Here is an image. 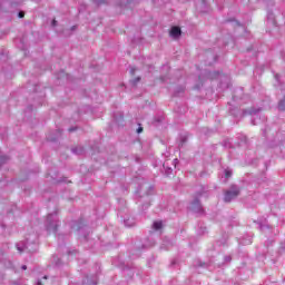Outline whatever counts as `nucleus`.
<instances>
[{
  "instance_id": "6",
  "label": "nucleus",
  "mask_w": 285,
  "mask_h": 285,
  "mask_svg": "<svg viewBox=\"0 0 285 285\" xmlns=\"http://www.w3.org/2000/svg\"><path fill=\"white\" fill-rule=\"evenodd\" d=\"M139 81H141V78H139V77L136 78V79H134V80H132L134 86H136L137 83H139Z\"/></svg>"
},
{
  "instance_id": "11",
  "label": "nucleus",
  "mask_w": 285,
  "mask_h": 285,
  "mask_svg": "<svg viewBox=\"0 0 285 285\" xmlns=\"http://www.w3.org/2000/svg\"><path fill=\"white\" fill-rule=\"evenodd\" d=\"M27 269H28V266L23 265L22 271H27Z\"/></svg>"
},
{
  "instance_id": "4",
  "label": "nucleus",
  "mask_w": 285,
  "mask_h": 285,
  "mask_svg": "<svg viewBox=\"0 0 285 285\" xmlns=\"http://www.w3.org/2000/svg\"><path fill=\"white\" fill-rule=\"evenodd\" d=\"M278 108H279V110H285V97L283 100L279 101Z\"/></svg>"
},
{
  "instance_id": "15",
  "label": "nucleus",
  "mask_w": 285,
  "mask_h": 285,
  "mask_svg": "<svg viewBox=\"0 0 285 285\" xmlns=\"http://www.w3.org/2000/svg\"><path fill=\"white\" fill-rule=\"evenodd\" d=\"M38 285H41V282H38Z\"/></svg>"
},
{
  "instance_id": "3",
  "label": "nucleus",
  "mask_w": 285,
  "mask_h": 285,
  "mask_svg": "<svg viewBox=\"0 0 285 285\" xmlns=\"http://www.w3.org/2000/svg\"><path fill=\"white\" fill-rule=\"evenodd\" d=\"M153 226L155 230H161L164 224L161 223V220H158V222H155Z\"/></svg>"
},
{
  "instance_id": "1",
  "label": "nucleus",
  "mask_w": 285,
  "mask_h": 285,
  "mask_svg": "<svg viewBox=\"0 0 285 285\" xmlns=\"http://www.w3.org/2000/svg\"><path fill=\"white\" fill-rule=\"evenodd\" d=\"M239 196V189H234L232 191H226L225 193V202H233L235 197Z\"/></svg>"
},
{
  "instance_id": "14",
  "label": "nucleus",
  "mask_w": 285,
  "mask_h": 285,
  "mask_svg": "<svg viewBox=\"0 0 285 285\" xmlns=\"http://www.w3.org/2000/svg\"><path fill=\"white\" fill-rule=\"evenodd\" d=\"M19 253H21V248L18 247Z\"/></svg>"
},
{
  "instance_id": "2",
  "label": "nucleus",
  "mask_w": 285,
  "mask_h": 285,
  "mask_svg": "<svg viewBox=\"0 0 285 285\" xmlns=\"http://www.w3.org/2000/svg\"><path fill=\"white\" fill-rule=\"evenodd\" d=\"M170 37H173L174 39H177L179 37H181V28L179 27H173L170 32H169Z\"/></svg>"
},
{
  "instance_id": "10",
  "label": "nucleus",
  "mask_w": 285,
  "mask_h": 285,
  "mask_svg": "<svg viewBox=\"0 0 285 285\" xmlns=\"http://www.w3.org/2000/svg\"><path fill=\"white\" fill-rule=\"evenodd\" d=\"M52 26H57V20H52Z\"/></svg>"
},
{
  "instance_id": "7",
  "label": "nucleus",
  "mask_w": 285,
  "mask_h": 285,
  "mask_svg": "<svg viewBox=\"0 0 285 285\" xmlns=\"http://www.w3.org/2000/svg\"><path fill=\"white\" fill-rule=\"evenodd\" d=\"M232 175H233V173H230V171H228V170H226L225 171V177L228 179V177H232Z\"/></svg>"
},
{
  "instance_id": "8",
  "label": "nucleus",
  "mask_w": 285,
  "mask_h": 285,
  "mask_svg": "<svg viewBox=\"0 0 285 285\" xmlns=\"http://www.w3.org/2000/svg\"><path fill=\"white\" fill-rule=\"evenodd\" d=\"M137 132L139 134V132H144V128L142 127H139L138 129H137Z\"/></svg>"
},
{
  "instance_id": "13",
  "label": "nucleus",
  "mask_w": 285,
  "mask_h": 285,
  "mask_svg": "<svg viewBox=\"0 0 285 285\" xmlns=\"http://www.w3.org/2000/svg\"><path fill=\"white\" fill-rule=\"evenodd\" d=\"M72 130H75V129L70 128V129H69V132H72Z\"/></svg>"
},
{
  "instance_id": "9",
  "label": "nucleus",
  "mask_w": 285,
  "mask_h": 285,
  "mask_svg": "<svg viewBox=\"0 0 285 285\" xmlns=\"http://www.w3.org/2000/svg\"><path fill=\"white\" fill-rule=\"evenodd\" d=\"M194 206H198V207H200V205H199V200H195V202H194Z\"/></svg>"
},
{
  "instance_id": "5",
  "label": "nucleus",
  "mask_w": 285,
  "mask_h": 285,
  "mask_svg": "<svg viewBox=\"0 0 285 285\" xmlns=\"http://www.w3.org/2000/svg\"><path fill=\"white\" fill-rule=\"evenodd\" d=\"M19 19H23L26 17V13L23 11H20L18 13Z\"/></svg>"
},
{
  "instance_id": "12",
  "label": "nucleus",
  "mask_w": 285,
  "mask_h": 285,
  "mask_svg": "<svg viewBox=\"0 0 285 285\" xmlns=\"http://www.w3.org/2000/svg\"><path fill=\"white\" fill-rule=\"evenodd\" d=\"M130 72H131V75H135V69H131Z\"/></svg>"
}]
</instances>
